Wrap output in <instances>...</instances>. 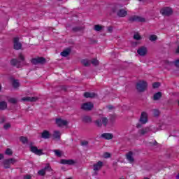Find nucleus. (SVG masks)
<instances>
[{
    "label": "nucleus",
    "instance_id": "1",
    "mask_svg": "<svg viewBox=\"0 0 179 179\" xmlns=\"http://www.w3.org/2000/svg\"><path fill=\"white\" fill-rule=\"evenodd\" d=\"M146 87H148V83L143 80L138 82L136 85V89L138 92L146 90Z\"/></svg>",
    "mask_w": 179,
    "mask_h": 179
},
{
    "label": "nucleus",
    "instance_id": "2",
    "mask_svg": "<svg viewBox=\"0 0 179 179\" xmlns=\"http://www.w3.org/2000/svg\"><path fill=\"white\" fill-rule=\"evenodd\" d=\"M160 13H162V15L164 16H169L173 13V9H171L170 7H164L161 8Z\"/></svg>",
    "mask_w": 179,
    "mask_h": 179
},
{
    "label": "nucleus",
    "instance_id": "3",
    "mask_svg": "<svg viewBox=\"0 0 179 179\" xmlns=\"http://www.w3.org/2000/svg\"><path fill=\"white\" fill-rule=\"evenodd\" d=\"M94 107V105L92 102H87L84 103L81 106L82 110H85V111H90Z\"/></svg>",
    "mask_w": 179,
    "mask_h": 179
},
{
    "label": "nucleus",
    "instance_id": "4",
    "mask_svg": "<svg viewBox=\"0 0 179 179\" xmlns=\"http://www.w3.org/2000/svg\"><path fill=\"white\" fill-rule=\"evenodd\" d=\"M29 149L32 153H34V155H36L37 156L44 155V153H43V150H38V148H37L36 146L30 145Z\"/></svg>",
    "mask_w": 179,
    "mask_h": 179
},
{
    "label": "nucleus",
    "instance_id": "5",
    "mask_svg": "<svg viewBox=\"0 0 179 179\" xmlns=\"http://www.w3.org/2000/svg\"><path fill=\"white\" fill-rule=\"evenodd\" d=\"M15 163H16V159L11 158L4 160L3 164L5 169H9V167H10V164H15Z\"/></svg>",
    "mask_w": 179,
    "mask_h": 179
},
{
    "label": "nucleus",
    "instance_id": "6",
    "mask_svg": "<svg viewBox=\"0 0 179 179\" xmlns=\"http://www.w3.org/2000/svg\"><path fill=\"white\" fill-rule=\"evenodd\" d=\"M31 64L37 65L38 64H45V59L43 57H36L31 60Z\"/></svg>",
    "mask_w": 179,
    "mask_h": 179
},
{
    "label": "nucleus",
    "instance_id": "7",
    "mask_svg": "<svg viewBox=\"0 0 179 179\" xmlns=\"http://www.w3.org/2000/svg\"><path fill=\"white\" fill-rule=\"evenodd\" d=\"M107 122H108V120L107 117H102L101 120H97L95 123L97 127H101V125H107Z\"/></svg>",
    "mask_w": 179,
    "mask_h": 179
},
{
    "label": "nucleus",
    "instance_id": "8",
    "mask_svg": "<svg viewBox=\"0 0 179 179\" xmlns=\"http://www.w3.org/2000/svg\"><path fill=\"white\" fill-rule=\"evenodd\" d=\"M56 124L57 127H65V125H68V121L64 119L58 118L56 119Z\"/></svg>",
    "mask_w": 179,
    "mask_h": 179
},
{
    "label": "nucleus",
    "instance_id": "9",
    "mask_svg": "<svg viewBox=\"0 0 179 179\" xmlns=\"http://www.w3.org/2000/svg\"><path fill=\"white\" fill-rule=\"evenodd\" d=\"M13 44L15 50H20L22 48V43L19 42V37L13 38Z\"/></svg>",
    "mask_w": 179,
    "mask_h": 179
},
{
    "label": "nucleus",
    "instance_id": "10",
    "mask_svg": "<svg viewBox=\"0 0 179 179\" xmlns=\"http://www.w3.org/2000/svg\"><path fill=\"white\" fill-rule=\"evenodd\" d=\"M140 122L141 124H146V122H148V113L146 112H143L141 113Z\"/></svg>",
    "mask_w": 179,
    "mask_h": 179
},
{
    "label": "nucleus",
    "instance_id": "11",
    "mask_svg": "<svg viewBox=\"0 0 179 179\" xmlns=\"http://www.w3.org/2000/svg\"><path fill=\"white\" fill-rule=\"evenodd\" d=\"M130 22H145V18L134 15L129 18Z\"/></svg>",
    "mask_w": 179,
    "mask_h": 179
},
{
    "label": "nucleus",
    "instance_id": "12",
    "mask_svg": "<svg viewBox=\"0 0 179 179\" xmlns=\"http://www.w3.org/2000/svg\"><path fill=\"white\" fill-rule=\"evenodd\" d=\"M51 171V166L50 165H47L45 169H43L41 170H40L38 172V174L39 176H45V171Z\"/></svg>",
    "mask_w": 179,
    "mask_h": 179
},
{
    "label": "nucleus",
    "instance_id": "13",
    "mask_svg": "<svg viewBox=\"0 0 179 179\" xmlns=\"http://www.w3.org/2000/svg\"><path fill=\"white\" fill-rule=\"evenodd\" d=\"M137 52L138 55H140L141 57H143L146 55L148 52V49L145 47H141L138 50Z\"/></svg>",
    "mask_w": 179,
    "mask_h": 179
},
{
    "label": "nucleus",
    "instance_id": "14",
    "mask_svg": "<svg viewBox=\"0 0 179 179\" xmlns=\"http://www.w3.org/2000/svg\"><path fill=\"white\" fill-rule=\"evenodd\" d=\"M84 97L86 99H94V97H97V94L94 92H85Z\"/></svg>",
    "mask_w": 179,
    "mask_h": 179
},
{
    "label": "nucleus",
    "instance_id": "15",
    "mask_svg": "<svg viewBox=\"0 0 179 179\" xmlns=\"http://www.w3.org/2000/svg\"><path fill=\"white\" fill-rule=\"evenodd\" d=\"M103 167V162H98L96 164H94L93 170L94 171H99V170H101Z\"/></svg>",
    "mask_w": 179,
    "mask_h": 179
},
{
    "label": "nucleus",
    "instance_id": "16",
    "mask_svg": "<svg viewBox=\"0 0 179 179\" xmlns=\"http://www.w3.org/2000/svg\"><path fill=\"white\" fill-rule=\"evenodd\" d=\"M21 101H31V102L37 101V97L25 96L22 98Z\"/></svg>",
    "mask_w": 179,
    "mask_h": 179
},
{
    "label": "nucleus",
    "instance_id": "17",
    "mask_svg": "<svg viewBox=\"0 0 179 179\" xmlns=\"http://www.w3.org/2000/svg\"><path fill=\"white\" fill-rule=\"evenodd\" d=\"M60 163L61 164H68L69 166H72L75 163V161L73 159H62Z\"/></svg>",
    "mask_w": 179,
    "mask_h": 179
},
{
    "label": "nucleus",
    "instance_id": "18",
    "mask_svg": "<svg viewBox=\"0 0 179 179\" xmlns=\"http://www.w3.org/2000/svg\"><path fill=\"white\" fill-rule=\"evenodd\" d=\"M126 157L129 163H134V153L132 152L127 153Z\"/></svg>",
    "mask_w": 179,
    "mask_h": 179
},
{
    "label": "nucleus",
    "instance_id": "19",
    "mask_svg": "<svg viewBox=\"0 0 179 179\" xmlns=\"http://www.w3.org/2000/svg\"><path fill=\"white\" fill-rule=\"evenodd\" d=\"M127 15H128V13L124 9L120 10L117 13V16H120V17H125Z\"/></svg>",
    "mask_w": 179,
    "mask_h": 179
},
{
    "label": "nucleus",
    "instance_id": "20",
    "mask_svg": "<svg viewBox=\"0 0 179 179\" xmlns=\"http://www.w3.org/2000/svg\"><path fill=\"white\" fill-rule=\"evenodd\" d=\"M150 131V128L149 127H145L144 129H141L138 131V134L139 135H145L146 134H148V132H149Z\"/></svg>",
    "mask_w": 179,
    "mask_h": 179
},
{
    "label": "nucleus",
    "instance_id": "21",
    "mask_svg": "<svg viewBox=\"0 0 179 179\" xmlns=\"http://www.w3.org/2000/svg\"><path fill=\"white\" fill-rule=\"evenodd\" d=\"M101 138H103V139H107L108 141H110V139L113 138V136L112 134L105 133V134H101Z\"/></svg>",
    "mask_w": 179,
    "mask_h": 179
},
{
    "label": "nucleus",
    "instance_id": "22",
    "mask_svg": "<svg viewBox=\"0 0 179 179\" xmlns=\"http://www.w3.org/2000/svg\"><path fill=\"white\" fill-rule=\"evenodd\" d=\"M42 138H43V139H48V138H50V136H51V134H50V132L48 131H43V132L41 134Z\"/></svg>",
    "mask_w": 179,
    "mask_h": 179
},
{
    "label": "nucleus",
    "instance_id": "23",
    "mask_svg": "<svg viewBox=\"0 0 179 179\" xmlns=\"http://www.w3.org/2000/svg\"><path fill=\"white\" fill-rule=\"evenodd\" d=\"M53 137L55 139L59 141V139H61V131L57 130L55 131L53 133Z\"/></svg>",
    "mask_w": 179,
    "mask_h": 179
},
{
    "label": "nucleus",
    "instance_id": "24",
    "mask_svg": "<svg viewBox=\"0 0 179 179\" xmlns=\"http://www.w3.org/2000/svg\"><path fill=\"white\" fill-rule=\"evenodd\" d=\"M71 54V48H67L61 52L62 57H68Z\"/></svg>",
    "mask_w": 179,
    "mask_h": 179
},
{
    "label": "nucleus",
    "instance_id": "25",
    "mask_svg": "<svg viewBox=\"0 0 179 179\" xmlns=\"http://www.w3.org/2000/svg\"><path fill=\"white\" fill-rule=\"evenodd\" d=\"M8 103L5 101H0V110H6Z\"/></svg>",
    "mask_w": 179,
    "mask_h": 179
},
{
    "label": "nucleus",
    "instance_id": "26",
    "mask_svg": "<svg viewBox=\"0 0 179 179\" xmlns=\"http://www.w3.org/2000/svg\"><path fill=\"white\" fill-rule=\"evenodd\" d=\"M12 84L13 87H14L15 89H17V87H19L20 86L19 81L17 80H13Z\"/></svg>",
    "mask_w": 179,
    "mask_h": 179
},
{
    "label": "nucleus",
    "instance_id": "27",
    "mask_svg": "<svg viewBox=\"0 0 179 179\" xmlns=\"http://www.w3.org/2000/svg\"><path fill=\"white\" fill-rule=\"evenodd\" d=\"M10 64H11V65H14V66H17V65H19V64H20V61H19L16 59H13L11 60Z\"/></svg>",
    "mask_w": 179,
    "mask_h": 179
},
{
    "label": "nucleus",
    "instance_id": "28",
    "mask_svg": "<svg viewBox=\"0 0 179 179\" xmlns=\"http://www.w3.org/2000/svg\"><path fill=\"white\" fill-rule=\"evenodd\" d=\"M162 97V92H157L154 94V100H159Z\"/></svg>",
    "mask_w": 179,
    "mask_h": 179
},
{
    "label": "nucleus",
    "instance_id": "29",
    "mask_svg": "<svg viewBox=\"0 0 179 179\" xmlns=\"http://www.w3.org/2000/svg\"><path fill=\"white\" fill-rule=\"evenodd\" d=\"M55 156H57V157H61L62 156V152H61L59 150H54Z\"/></svg>",
    "mask_w": 179,
    "mask_h": 179
},
{
    "label": "nucleus",
    "instance_id": "30",
    "mask_svg": "<svg viewBox=\"0 0 179 179\" xmlns=\"http://www.w3.org/2000/svg\"><path fill=\"white\" fill-rule=\"evenodd\" d=\"M6 155H7L8 156H12V155H13V152L12 151V149L7 148L6 150Z\"/></svg>",
    "mask_w": 179,
    "mask_h": 179
},
{
    "label": "nucleus",
    "instance_id": "31",
    "mask_svg": "<svg viewBox=\"0 0 179 179\" xmlns=\"http://www.w3.org/2000/svg\"><path fill=\"white\" fill-rule=\"evenodd\" d=\"M82 64L85 66H89V65H90V62H89L87 59H83L82 60Z\"/></svg>",
    "mask_w": 179,
    "mask_h": 179
},
{
    "label": "nucleus",
    "instance_id": "32",
    "mask_svg": "<svg viewBox=\"0 0 179 179\" xmlns=\"http://www.w3.org/2000/svg\"><path fill=\"white\" fill-rule=\"evenodd\" d=\"M9 103H12L13 104H16L17 103V99L16 98H10L8 99Z\"/></svg>",
    "mask_w": 179,
    "mask_h": 179
},
{
    "label": "nucleus",
    "instance_id": "33",
    "mask_svg": "<svg viewBox=\"0 0 179 179\" xmlns=\"http://www.w3.org/2000/svg\"><path fill=\"white\" fill-rule=\"evenodd\" d=\"M134 40H142V36H141V35H139V34L136 33L134 36Z\"/></svg>",
    "mask_w": 179,
    "mask_h": 179
},
{
    "label": "nucleus",
    "instance_id": "34",
    "mask_svg": "<svg viewBox=\"0 0 179 179\" xmlns=\"http://www.w3.org/2000/svg\"><path fill=\"white\" fill-rule=\"evenodd\" d=\"M149 38L150 41H156L157 40V36L150 35Z\"/></svg>",
    "mask_w": 179,
    "mask_h": 179
},
{
    "label": "nucleus",
    "instance_id": "35",
    "mask_svg": "<svg viewBox=\"0 0 179 179\" xmlns=\"http://www.w3.org/2000/svg\"><path fill=\"white\" fill-rule=\"evenodd\" d=\"M83 121H85V122H90V121H92V118L90 116H84Z\"/></svg>",
    "mask_w": 179,
    "mask_h": 179
},
{
    "label": "nucleus",
    "instance_id": "36",
    "mask_svg": "<svg viewBox=\"0 0 179 179\" xmlns=\"http://www.w3.org/2000/svg\"><path fill=\"white\" fill-rule=\"evenodd\" d=\"M20 142H22V143H27V138L24 137V136H22L20 138Z\"/></svg>",
    "mask_w": 179,
    "mask_h": 179
},
{
    "label": "nucleus",
    "instance_id": "37",
    "mask_svg": "<svg viewBox=\"0 0 179 179\" xmlns=\"http://www.w3.org/2000/svg\"><path fill=\"white\" fill-rule=\"evenodd\" d=\"M94 29L96 31H100V30L103 29V27H101V25L98 24V25H95Z\"/></svg>",
    "mask_w": 179,
    "mask_h": 179
},
{
    "label": "nucleus",
    "instance_id": "38",
    "mask_svg": "<svg viewBox=\"0 0 179 179\" xmlns=\"http://www.w3.org/2000/svg\"><path fill=\"white\" fill-rule=\"evenodd\" d=\"M152 113L155 117H157V115H159V114H160V112H159V110H157V109H154V110H152Z\"/></svg>",
    "mask_w": 179,
    "mask_h": 179
},
{
    "label": "nucleus",
    "instance_id": "39",
    "mask_svg": "<svg viewBox=\"0 0 179 179\" xmlns=\"http://www.w3.org/2000/svg\"><path fill=\"white\" fill-rule=\"evenodd\" d=\"M91 63L92 64V65L97 66L99 65V60H97V59H93Z\"/></svg>",
    "mask_w": 179,
    "mask_h": 179
},
{
    "label": "nucleus",
    "instance_id": "40",
    "mask_svg": "<svg viewBox=\"0 0 179 179\" xmlns=\"http://www.w3.org/2000/svg\"><path fill=\"white\" fill-rule=\"evenodd\" d=\"M103 157L104 159H108V158L111 157V155L108 152H105V153H103Z\"/></svg>",
    "mask_w": 179,
    "mask_h": 179
},
{
    "label": "nucleus",
    "instance_id": "41",
    "mask_svg": "<svg viewBox=\"0 0 179 179\" xmlns=\"http://www.w3.org/2000/svg\"><path fill=\"white\" fill-rule=\"evenodd\" d=\"M159 86H160L159 83H154L152 84V87H154V89H157V87H159Z\"/></svg>",
    "mask_w": 179,
    "mask_h": 179
},
{
    "label": "nucleus",
    "instance_id": "42",
    "mask_svg": "<svg viewBox=\"0 0 179 179\" xmlns=\"http://www.w3.org/2000/svg\"><path fill=\"white\" fill-rule=\"evenodd\" d=\"M18 58L20 61H24V56L22 53L19 55Z\"/></svg>",
    "mask_w": 179,
    "mask_h": 179
},
{
    "label": "nucleus",
    "instance_id": "43",
    "mask_svg": "<svg viewBox=\"0 0 179 179\" xmlns=\"http://www.w3.org/2000/svg\"><path fill=\"white\" fill-rule=\"evenodd\" d=\"M81 145H82V146H87V145H89V141H83L81 142Z\"/></svg>",
    "mask_w": 179,
    "mask_h": 179
},
{
    "label": "nucleus",
    "instance_id": "44",
    "mask_svg": "<svg viewBox=\"0 0 179 179\" xmlns=\"http://www.w3.org/2000/svg\"><path fill=\"white\" fill-rule=\"evenodd\" d=\"M3 128L6 129H9L10 128V123H6L4 124Z\"/></svg>",
    "mask_w": 179,
    "mask_h": 179
},
{
    "label": "nucleus",
    "instance_id": "45",
    "mask_svg": "<svg viewBox=\"0 0 179 179\" xmlns=\"http://www.w3.org/2000/svg\"><path fill=\"white\" fill-rule=\"evenodd\" d=\"M3 122H5V117L4 116L0 117V124H3Z\"/></svg>",
    "mask_w": 179,
    "mask_h": 179
},
{
    "label": "nucleus",
    "instance_id": "46",
    "mask_svg": "<svg viewBox=\"0 0 179 179\" xmlns=\"http://www.w3.org/2000/svg\"><path fill=\"white\" fill-rule=\"evenodd\" d=\"M23 179H31V176L29 175H26L25 176H24Z\"/></svg>",
    "mask_w": 179,
    "mask_h": 179
},
{
    "label": "nucleus",
    "instance_id": "47",
    "mask_svg": "<svg viewBox=\"0 0 179 179\" xmlns=\"http://www.w3.org/2000/svg\"><path fill=\"white\" fill-rule=\"evenodd\" d=\"M174 64L176 66H179V59L175 62Z\"/></svg>",
    "mask_w": 179,
    "mask_h": 179
},
{
    "label": "nucleus",
    "instance_id": "48",
    "mask_svg": "<svg viewBox=\"0 0 179 179\" xmlns=\"http://www.w3.org/2000/svg\"><path fill=\"white\" fill-rule=\"evenodd\" d=\"M1 159H3V155L0 154V160H1Z\"/></svg>",
    "mask_w": 179,
    "mask_h": 179
},
{
    "label": "nucleus",
    "instance_id": "49",
    "mask_svg": "<svg viewBox=\"0 0 179 179\" xmlns=\"http://www.w3.org/2000/svg\"><path fill=\"white\" fill-rule=\"evenodd\" d=\"M138 44V42H134L132 43V45H136Z\"/></svg>",
    "mask_w": 179,
    "mask_h": 179
},
{
    "label": "nucleus",
    "instance_id": "50",
    "mask_svg": "<svg viewBox=\"0 0 179 179\" xmlns=\"http://www.w3.org/2000/svg\"><path fill=\"white\" fill-rule=\"evenodd\" d=\"M176 52L179 54V46L178 47V49L176 50Z\"/></svg>",
    "mask_w": 179,
    "mask_h": 179
},
{
    "label": "nucleus",
    "instance_id": "51",
    "mask_svg": "<svg viewBox=\"0 0 179 179\" xmlns=\"http://www.w3.org/2000/svg\"><path fill=\"white\" fill-rule=\"evenodd\" d=\"M109 110H111L113 108V106H108Z\"/></svg>",
    "mask_w": 179,
    "mask_h": 179
},
{
    "label": "nucleus",
    "instance_id": "52",
    "mask_svg": "<svg viewBox=\"0 0 179 179\" xmlns=\"http://www.w3.org/2000/svg\"><path fill=\"white\" fill-rule=\"evenodd\" d=\"M177 179H179V173L178 174V176H176Z\"/></svg>",
    "mask_w": 179,
    "mask_h": 179
},
{
    "label": "nucleus",
    "instance_id": "53",
    "mask_svg": "<svg viewBox=\"0 0 179 179\" xmlns=\"http://www.w3.org/2000/svg\"><path fill=\"white\" fill-rule=\"evenodd\" d=\"M1 89H2V85H1V84H0V90H1Z\"/></svg>",
    "mask_w": 179,
    "mask_h": 179
},
{
    "label": "nucleus",
    "instance_id": "54",
    "mask_svg": "<svg viewBox=\"0 0 179 179\" xmlns=\"http://www.w3.org/2000/svg\"><path fill=\"white\" fill-rule=\"evenodd\" d=\"M169 64V65H171V63H168Z\"/></svg>",
    "mask_w": 179,
    "mask_h": 179
},
{
    "label": "nucleus",
    "instance_id": "55",
    "mask_svg": "<svg viewBox=\"0 0 179 179\" xmlns=\"http://www.w3.org/2000/svg\"><path fill=\"white\" fill-rule=\"evenodd\" d=\"M120 179H124V178H120Z\"/></svg>",
    "mask_w": 179,
    "mask_h": 179
},
{
    "label": "nucleus",
    "instance_id": "56",
    "mask_svg": "<svg viewBox=\"0 0 179 179\" xmlns=\"http://www.w3.org/2000/svg\"><path fill=\"white\" fill-rule=\"evenodd\" d=\"M126 1H129V0H126Z\"/></svg>",
    "mask_w": 179,
    "mask_h": 179
},
{
    "label": "nucleus",
    "instance_id": "57",
    "mask_svg": "<svg viewBox=\"0 0 179 179\" xmlns=\"http://www.w3.org/2000/svg\"><path fill=\"white\" fill-rule=\"evenodd\" d=\"M138 1H142V0H138Z\"/></svg>",
    "mask_w": 179,
    "mask_h": 179
}]
</instances>
